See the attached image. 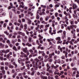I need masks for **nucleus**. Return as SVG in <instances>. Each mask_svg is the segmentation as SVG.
I'll return each instance as SVG.
<instances>
[{
  "instance_id": "1",
  "label": "nucleus",
  "mask_w": 79,
  "mask_h": 79,
  "mask_svg": "<svg viewBox=\"0 0 79 79\" xmlns=\"http://www.w3.org/2000/svg\"><path fill=\"white\" fill-rule=\"evenodd\" d=\"M38 59L37 58L35 59V61H33V63L34 64L35 62L36 64L37 65L38 63H39V61H41L44 60V58L43 57L41 58V56H38ZM39 59H40V60H39Z\"/></svg>"
},
{
  "instance_id": "2",
  "label": "nucleus",
  "mask_w": 79,
  "mask_h": 79,
  "mask_svg": "<svg viewBox=\"0 0 79 79\" xmlns=\"http://www.w3.org/2000/svg\"><path fill=\"white\" fill-rule=\"evenodd\" d=\"M32 64H33V67L34 68H35V70H37L38 69V67H37V66L38 65V64H37V65H36L35 62V63L33 64V62H32Z\"/></svg>"
},
{
  "instance_id": "3",
  "label": "nucleus",
  "mask_w": 79,
  "mask_h": 79,
  "mask_svg": "<svg viewBox=\"0 0 79 79\" xmlns=\"http://www.w3.org/2000/svg\"><path fill=\"white\" fill-rule=\"evenodd\" d=\"M22 45L23 46H25V45H27L28 47H31L32 46V45L31 44H29V43L27 42L26 44L23 43H22Z\"/></svg>"
},
{
  "instance_id": "4",
  "label": "nucleus",
  "mask_w": 79,
  "mask_h": 79,
  "mask_svg": "<svg viewBox=\"0 0 79 79\" xmlns=\"http://www.w3.org/2000/svg\"><path fill=\"white\" fill-rule=\"evenodd\" d=\"M31 55H32L33 56H37V50H35V52L34 53H31Z\"/></svg>"
},
{
  "instance_id": "5",
  "label": "nucleus",
  "mask_w": 79,
  "mask_h": 79,
  "mask_svg": "<svg viewBox=\"0 0 79 79\" xmlns=\"http://www.w3.org/2000/svg\"><path fill=\"white\" fill-rule=\"evenodd\" d=\"M46 66L47 68V71H48V70L51 68V66H49L48 63H47L46 64Z\"/></svg>"
},
{
  "instance_id": "6",
  "label": "nucleus",
  "mask_w": 79,
  "mask_h": 79,
  "mask_svg": "<svg viewBox=\"0 0 79 79\" xmlns=\"http://www.w3.org/2000/svg\"><path fill=\"white\" fill-rule=\"evenodd\" d=\"M23 59H21V58H19L18 59V63H19L20 64H21V63H23Z\"/></svg>"
},
{
  "instance_id": "7",
  "label": "nucleus",
  "mask_w": 79,
  "mask_h": 79,
  "mask_svg": "<svg viewBox=\"0 0 79 79\" xmlns=\"http://www.w3.org/2000/svg\"><path fill=\"white\" fill-rule=\"evenodd\" d=\"M73 10H76V8H77V6L75 4H73Z\"/></svg>"
},
{
  "instance_id": "8",
  "label": "nucleus",
  "mask_w": 79,
  "mask_h": 79,
  "mask_svg": "<svg viewBox=\"0 0 79 79\" xmlns=\"http://www.w3.org/2000/svg\"><path fill=\"white\" fill-rule=\"evenodd\" d=\"M49 57L48 58V59L49 58H52V56H55V53L54 52H52V54H50L49 55Z\"/></svg>"
},
{
  "instance_id": "9",
  "label": "nucleus",
  "mask_w": 79,
  "mask_h": 79,
  "mask_svg": "<svg viewBox=\"0 0 79 79\" xmlns=\"http://www.w3.org/2000/svg\"><path fill=\"white\" fill-rule=\"evenodd\" d=\"M23 51L25 53H26L27 55H29V51H26L25 49L23 48Z\"/></svg>"
},
{
  "instance_id": "10",
  "label": "nucleus",
  "mask_w": 79,
  "mask_h": 79,
  "mask_svg": "<svg viewBox=\"0 0 79 79\" xmlns=\"http://www.w3.org/2000/svg\"><path fill=\"white\" fill-rule=\"evenodd\" d=\"M77 11H79V8H77L74 11V14L76 15H77V14H76V12H77Z\"/></svg>"
},
{
  "instance_id": "11",
  "label": "nucleus",
  "mask_w": 79,
  "mask_h": 79,
  "mask_svg": "<svg viewBox=\"0 0 79 79\" xmlns=\"http://www.w3.org/2000/svg\"><path fill=\"white\" fill-rule=\"evenodd\" d=\"M4 57H6L7 59H9V57H10V54H8L7 55L6 54H5L4 56Z\"/></svg>"
},
{
  "instance_id": "12",
  "label": "nucleus",
  "mask_w": 79,
  "mask_h": 79,
  "mask_svg": "<svg viewBox=\"0 0 79 79\" xmlns=\"http://www.w3.org/2000/svg\"><path fill=\"white\" fill-rule=\"evenodd\" d=\"M13 50H14L15 51V52H17L18 51V49H17V48L15 46H14L13 47Z\"/></svg>"
},
{
  "instance_id": "13",
  "label": "nucleus",
  "mask_w": 79,
  "mask_h": 79,
  "mask_svg": "<svg viewBox=\"0 0 79 79\" xmlns=\"http://www.w3.org/2000/svg\"><path fill=\"white\" fill-rule=\"evenodd\" d=\"M56 40H59V41H61V38L60 37H57L56 38Z\"/></svg>"
},
{
  "instance_id": "14",
  "label": "nucleus",
  "mask_w": 79,
  "mask_h": 79,
  "mask_svg": "<svg viewBox=\"0 0 79 79\" xmlns=\"http://www.w3.org/2000/svg\"><path fill=\"white\" fill-rule=\"evenodd\" d=\"M29 66L30 65L29 64H27L26 65V66L27 67V69L28 70H29V69H30V67Z\"/></svg>"
},
{
  "instance_id": "15",
  "label": "nucleus",
  "mask_w": 79,
  "mask_h": 79,
  "mask_svg": "<svg viewBox=\"0 0 79 79\" xmlns=\"http://www.w3.org/2000/svg\"><path fill=\"white\" fill-rule=\"evenodd\" d=\"M76 32V30H75V29H74L72 30L71 31V32L72 33V34H75V32Z\"/></svg>"
},
{
  "instance_id": "16",
  "label": "nucleus",
  "mask_w": 79,
  "mask_h": 79,
  "mask_svg": "<svg viewBox=\"0 0 79 79\" xmlns=\"http://www.w3.org/2000/svg\"><path fill=\"white\" fill-rule=\"evenodd\" d=\"M41 62L42 63V66L43 67H44V66H45V64H44V61H42Z\"/></svg>"
},
{
  "instance_id": "17",
  "label": "nucleus",
  "mask_w": 79,
  "mask_h": 79,
  "mask_svg": "<svg viewBox=\"0 0 79 79\" xmlns=\"http://www.w3.org/2000/svg\"><path fill=\"white\" fill-rule=\"evenodd\" d=\"M25 66H24L22 67H21L20 68V69L21 70V71H23L24 69H25Z\"/></svg>"
},
{
  "instance_id": "18",
  "label": "nucleus",
  "mask_w": 79,
  "mask_h": 79,
  "mask_svg": "<svg viewBox=\"0 0 79 79\" xmlns=\"http://www.w3.org/2000/svg\"><path fill=\"white\" fill-rule=\"evenodd\" d=\"M31 22L32 21H31V19H29L28 20V24H31Z\"/></svg>"
},
{
  "instance_id": "19",
  "label": "nucleus",
  "mask_w": 79,
  "mask_h": 79,
  "mask_svg": "<svg viewBox=\"0 0 79 79\" xmlns=\"http://www.w3.org/2000/svg\"><path fill=\"white\" fill-rule=\"evenodd\" d=\"M56 62L58 63H59V64H60L61 63V61L60 59H58V60H56Z\"/></svg>"
},
{
  "instance_id": "20",
  "label": "nucleus",
  "mask_w": 79,
  "mask_h": 79,
  "mask_svg": "<svg viewBox=\"0 0 79 79\" xmlns=\"http://www.w3.org/2000/svg\"><path fill=\"white\" fill-rule=\"evenodd\" d=\"M9 68H11V69H12L13 68H14V66H13L11 64H10L9 65Z\"/></svg>"
},
{
  "instance_id": "21",
  "label": "nucleus",
  "mask_w": 79,
  "mask_h": 79,
  "mask_svg": "<svg viewBox=\"0 0 79 79\" xmlns=\"http://www.w3.org/2000/svg\"><path fill=\"white\" fill-rule=\"evenodd\" d=\"M4 34H5L6 35H9V33L7 31H5L4 32Z\"/></svg>"
},
{
  "instance_id": "22",
  "label": "nucleus",
  "mask_w": 79,
  "mask_h": 79,
  "mask_svg": "<svg viewBox=\"0 0 79 79\" xmlns=\"http://www.w3.org/2000/svg\"><path fill=\"white\" fill-rule=\"evenodd\" d=\"M73 16L74 18H75V19H76L77 18V15H75L74 14H73Z\"/></svg>"
},
{
  "instance_id": "23",
  "label": "nucleus",
  "mask_w": 79,
  "mask_h": 79,
  "mask_svg": "<svg viewBox=\"0 0 79 79\" xmlns=\"http://www.w3.org/2000/svg\"><path fill=\"white\" fill-rule=\"evenodd\" d=\"M66 52H68V53H70V52H71V50L70 49H68V48H66Z\"/></svg>"
},
{
  "instance_id": "24",
  "label": "nucleus",
  "mask_w": 79,
  "mask_h": 79,
  "mask_svg": "<svg viewBox=\"0 0 79 79\" xmlns=\"http://www.w3.org/2000/svg\"><path fill=\"white\" fill-rule=\"evenodd\" d=\"M68 20H69L68 19H66L65 20V23H66V24H67L68 25V24H69V23L68 22Z\"/></svg>"
},
{
  "instance_id": "25",
  "label": "nucleus",
  "mask_w": 79,
  "mask_h": 79,
  "mask_svg": "<svg viewBox=\"0 0 79 79\" xmlns=\"http://www.w3.org/2000/svg\"><path fill=\"white\" fill-rule=\"evenodd\" d=\"M72 70L73 71H74V70L76 72V71H77V68H73L72 69Z\"/></svg>"
},
{
  "instance_id": "26",
  "label": "nucleus",
  "mask_w": 79,
  "mask_h": 79,
  "mask_svg": "<svg viewBox=\"0 0 79 79\" xmlns=\"http://www.w3.org/2000/svg\"><path fill=\"white\" fill-rule=\"evenodd\" d=\"M48 19H49V17H48V16H47L45 18V20L47 21H48Z\"/></svg>"
},
{
  "instance_id": "27",
  "label": "nucleus",
  "mask_w": 79,
  "mask_h": 79,
  "mask_svg": "<svg viewBox=\"0 0 79 79\" xmlns=\"http://www.w3.org/2000/svg\"><path fill=\"white\" fill-rule=\"evenodd\" d=\"M40 77H41V79H45V76H42V75H40Z\"/></svg>"
},
{
  "instance_id": "28",
  "label": "nucleus",
  "mask_w": 79,
  "mask_h": 79,
  "mask_svg": "<svg viewBox=\"0 0 79 79\" xmlns=\"http://www.w3.org/2000/svg\"><path fill=\"white\" fill-rule=\"evenodd\" d=\"M8 37H9V39H11V36H12L13 35L11 34H10L9 35H8Z\"/></svg>"
},
{
  "instance_id": "29",
  "label": "nucleus",
  "mask_w": 79,
  "mask_h": 79,
  "mask_svg": "<svg viewBox=\"0 0 79 79\" xmlns=\"http://www.w3.org/2000/svg\"><path fill=\"white\" fill-rule=\"evenodd\" d=\"M44 51H39V52H38V53L39 54H42Z\"/></svg>"
},
{
  "instance_id": "30",
  "label": "nucleus",
  "mask_w": 79,
  "mask_h": 79,
  "mask_svg": "<svg viewBox=\"0 0 79 79\" xmlns=\"http://www.w3.org/2000/svg\"><path fill=\"white\" fill-rule=\"evenodd\" d=\"M41 23H42V24H47V23L45 22L44 21H43Z\"/></svg>"
},
{
  "instance_id": "31",
  "label": "nucleus",
  "mask_w": 79,
  "mask_h": 79,
  "mask_svg": "<svg viewBox=\"0 0 79 79\" xmlns=\"http://www.w3.org/2000/svg\"><path fill=\"white\" fill-rule=\"evenodd\" d=\"M57 58V56L56 55L54 56V60H56Z\"/></svg>"
},
{
  "instance_id": "32",
  "label": "nucleus",
  "mask_w": 79,
  "mask_h": 79,
  "mask_svg": "<svg viewBox=\"0 0 79 79\" xmlns=\"http://www.w3.org/2000/svg\"><path fill=\"white\" fill-rule=\"evenodd\" d=\"M30 74L31 76H34V71L32 72L31 73H30Z\"/></svg>"
},
{
  "instance_id": "33",
  "label": "nucleus",
  "mask_w": 79,
  "mask_h": 79,
  "mask_svg": "<svg viewBox=\"0 0 79 79\" xmlns=\"http://www.w3.org/2000/svg\"><path fill=\"white\" fill-rule=\"evenodd\" d=\"M49 45H51V46H52H52H53V44H52V43L51 42H49Z\"/></svg>"
},
{
  "instance_id": "34",
  "label": "nucleus",
  "mask_w": 79,
  "mask_h": 79,
  "mask_svg": "<svg viewBox=\"0 0 79 79\" xmlns=\"http://www.w3.org/2000/svg\"><path fill=\"white\" fill-rule=\"evenodd\" d=\"M2 72L3 74H5V70H2Z\"/></svg>"
},
{
  "instance_id": "35",
  "label": "nucleus",
  "mask_w": 79,
  "mask_h": 79,
  "mask_svg": "<svg viewBox=\"0 0 79 79\" xmlns=\"http://www.w3.org/2000/svg\"><path fill=\"white\" fill-rule=\"evenodd\" d=\"M19 8H24V6L22 5H20L19 6Z\"/></svg>"
},
{
  "instance_id": "36",
  "label": "nucleus",
  "mask_w": 79,
  "mask_h": 79,
  "mask_svg": "<svg viewBox=\"0 0 79 79\" xmlns=\"http://www.w3.org/2000/svg\"><path fill=\"white\" fill-rule=\"evenodd\" d=\"M70 23L71 25L73 24L74 23V20L71 21L70 22Z\"/></svg>"
},
{
  "instance_id": "37",
  "label": "nucleus",
  "mask_w": 79,
  "mask_h": 79,
  "mask_svg": "<svg viewBox=\"0 0 79 79\" xmlns=\"http://www.w3.org/2000/svg\"><path fill=\"white\" fill-rule=\"evenodd\" d=\"M20 27L21 28H22V29H23V27H24L23 25V24H21Z\"/></svg>"
},
{
  "instance_id": "38",
  "label": "nucleus",
  "mask_w": 79,
  "mask_h": 79,
  "mask_svg": "<svg viewBox=\"0 0 79 79\" xmlns=\"http://www.w3.org/2000/svg\"><path fill=\"white\" fill-rule=\"evenodd\" d=\"M36 44H38V45H39V41H38V40H36Z\"/></svg>"
},
{
  "instance_id": "39",
  "label": "nucleus",
  "mask_w": 79,
  "mask_h": 79,
  "mask_svg": "<svg viewBox=\"0 0 79 79\" xmlns=\"http://www.w3.org/2000/svg\"><path fill=\"white\" fill-rule=\"evenodd\" d=\"M62 32V30H60L58 31L57 32V33H61V32Z\"/></svg>"
},
{
  "instance_id": "40",
  "label": "nucleus",
  "mask_w": 79,
  "mask_h": 79,
  "mask_svg": "<svg viewBox=\"0 0 79 79\" xmlns=\"http://www.w3.org/2000/svg\"><path fill=\"white\" fill-rule=\"evenodd\" d=\"M66 40H65L63 41V45H64V44H66Z\"/></svg>"
},
{
  "instance_id": "41",
  "label": "nucleus",
  "mask_w": 79,
  "mask_h": 79,
  "mask_svg": "<svg viewBox=\"0 0 79 79\" xmlns=\"http://www.w3.org/2000/svg\"><path fill=\"white\" fill-rule=\"evenodd\" d=\"M7 24L6 23H4L3 27H6V26Z\"/></svg>"
},
{
  "instance_id": "42",
  "label": "nucleus",
  "mask_w": 79,
  "mask_h": 79,
  "mask_svg": "<svg viewBox=\"0 0 79 79\" xmlns=\"http://www.w3.org/2000/svg\"><path fill=\"white\" fill-rule=\"evenodd\" d=\"M6 43L8 44H10V40H7L6 41Z\"/></svg>"
},
{
  "instance_id": "43",
  "label": "nucleus",
  "mask_w": 79,
  "mask_h": 79,
  "mask_svg": "<svg viewBox=\"0 0 79 79\" xmlns=\"http://www.w3.org/2000/svg\"><path fill=\"white\" fill-rule=\"evenodd\" d=\"M38 63V65L37 66H40V65L42 64V62H40V61Z\"/></svg>"
},
{
  "instance_id": "44",
  "label": "nucleus",
  "mask_w": 79,
  "mask_h": 79,
  "mask_svg": "<svg viewBox=\"0 0 79 79\" xmlns=\"http://www.w3.org/2000/svg\"><path fill=\"white\" fill-rule=\"evenodd\" d=\"M59 73H56V72H54V74H55L56 75L57 74V75H59Z\"/></svg>"
},
{
  "instance_id": "45",
  "label": "nucleus",
  "mask_w": 79,
  "mask_h": 79,
  "mask_svg": "<svg viewBox=\"0 0 79 79\" xmlns=\"http://www.w3.org/2000/svg\"><path fill=\"white\" fill-rule=\"evenodd\" d=\"M76 35V34H74L73 35V38L74 39H76V36H75Z\"/></svg>"
},
{
  "instance_id": "46",
  "label": "nucleus",
  "mask_w": 79,
  "mask_h": 79,
  "mask_svg": "<svg viewBox=\"0 0 79 79\" xmlns=\"http://www.w3.org/2000/svg\"><path fill=\"white\" fill-rule=\"evenodd\" d=\"M54 65L53 64H51V69H53L54 68Z\"/></svg>"
},
{
  "instance_id": "47",
  "label": "nucleus",
  "mask_w": 79,
  "mask_h": 79,
  "mask_svg": "<svg viewBox=\"0 0 79 79\" xmlns=\"http://www.w3.org/2000/svg\"><path fill=\"white\" fill-rule=\"evenodd\" d=\"M58 13L57 12L55 14V16H56V17H57V16H58Z\"/></svg>"
},
{
  "instance_id": "48",
  "label": "nucleus",
  "mask_w": 79,
  "mask_h": 79,
  "mask_svg": "<svg viewBox=\"0 0 79 79\" xmlns=\"http://www.w3.org/2000/svg\"><path fill=\"white\" fill-rule=\"evenodd\" d=\"M0 60H1L2 61L3 60V58L2 56H0Z\"/></svg>"
},
{
  "instance_id": "49",
  "label": "nucleus",
  "mask_w": 79,
  "mask_h": 79,
  "mask_svg": "<svg viewBox=\"0 0 79 79\" xmlns=\"http://www.w3.org/2000/svg\"><path fill=\"white\" fill-rule=\"evenodd\" d=\"M31 40H32V38H29L28 40L29 42H31Z\"/></svg>"
},
{
  "instance_id": "50",
  "label": "nucleus",
  "mask_w": 79,
  "mask_h": 79,
  "mask_svg": "<svg viewBox=\"0 0 79 79\" xmlns=\"http://www.w3.org/2000/svg\"><path fill=\"white\" fill-rule=\"evenodd\" d=\"M1 70H4V67L1 66L0 68Z\"/></svg>"
},
{
  "instance_id": "51",
  "label": "nucleus",
  "mask_w": 79,
  "mask_h": 79,
  "mask_svg": "<svg viewBox=\"0 0 79 79\" xmlns=\"http://www.w3.org/2000/svg\"><path fill=\"white\" fill-rule=\"evenodd\" d=\"M8 45H9L10 47H11V48H12V47H13V45L11 44L10 43L8 44Z\"/></svg>"
},
{
  "instance_id": "52",
  "label": "nucleus",
  "mask_w": 79,
  "mask_h": 79,
  "mask_svg": "<svg viewBox=\"0 0 79 79\" xmlns=\"http://www.w3.org/2000/svg\"><path fill=\"white\" fill-rule=\"evenodd\" d=\"M70 44H71V45H74L73 44V41H71L70 42H69Z\"/></svg>"
},
{
  "instance_id": "53",
  "label": "nucleus",
  "mask_w": 79,
  "mask_h": 79,
  "mask_svg": "<svg viewBox=\"0 0 79 79\" xmlns=\"http://www.w3.org/2000/svg\"><path fill=\"white\" fill-rule=\"evenodd\" d=\"M67 29H68L69 31H70L71 30V28H70L69 26H68L67 27Z\"/></svg>"
},
{
  "instance_id": "54",
  "label": "nucleus",
  "mask_w": 79,
  "mask_h": 79,
  "mask_svg": "<svg viewBox=\"0 0 79 79\" xmlns=\"http://www.w3.org/2000/svg\"><path fill=\"white\" fill-rule=\"evenodd\" d=\"M49 26H50V24H49L46 25L45 26V27H49Z\"/></svg>"
},
{
  "instance_id": "55",
  "label": "nucleus",
  "mask_w": 79,
  "mask_h": 79,
  "mask_svg": "<svg viewBox=\"0 0 79 79\" xmlns=\"http://www.w3.org/2000/svg\"><path fill=\"white\" fill-rule=\"evenodd\" d=\"M73 27H74V25H72L70 26V28H71V29H72Z\"/></svg>"
},
{
  "instance_id": "56",
  "label": "nucleus",
  "mask_w": 79,
  "mask_h": 79,
  "mask_svg": "<svg viewBox=\"0 0 79 79\" xmlns=\"http://www.w3.org/2000/svg\"><path fill=\"white\" fill-rule=\"evenodd\" d=\"M62 43V41H58L57 42V44H61Z\"/></svg>"
},
{
  "instance_id": "57",
  "label": "nucleus",
  "mask_w": 79,
  "mask_h": 79,
  "mask_svg": "<svg viewBox=\"0 0 79 79\" xmlns=\"http://www.w3.org/2000/svg\"><path fill=\"white\" fill-rule=\"evenodd\" d=\"M64 24H61V28L62 29H63L64 28Z\"/></svg>"
},
{
  "instance_id": "58",
  "label": "nucleus",
  "mask_w": 79,
  "mask_h": 79,
  "mask_svg": "<svg viewBox=\"0 0 79 79\" xmlns=\"http://www.w3.org/2000/svg\"><path fill=\"white\" fill-rule=\"evenodd\" d=\"M17 49L18 50H20V49H21V46H18L17 47Z\"/></svg>"
},
{
  "instance_id": "59",
  "label": "nucleus",
  "mask_w": 79,
  "mask_h": 79,
  "mask_svg": "<svg viewBox=\"0 0 79 79\" xmlns=\"http://www.w3.org/2000/svg\"><path fill=\"white\" fill-rule=\"evenodd\" d=\"M63 35L65 36L66 35V31H64L63 32Z\"/></svg>"
},
{
  "instance_id": "60",
  "label": "nucleus",
  "mask_w": 79,
  "mask_h": 79,
  "mask_svg": "<svg viewBox=\"0 0 79 79\" xmlns=\"http://www.w3.org/2000/svg\"><path fill=\"white\" fill-rule=\"evenodd\" d=\"M42 56H45V54L44 53V52L42 54Z\"/></svg>"
},
{
  "instance_id": "61",
  "label": "nucleus",
  "mask_w": 79,
  "mask_h": 79,
  "mask_svg": "<svg viewBox=\"0 0 79 79\" xmlns=\"http://www.w3.org/2000/svg\"><path fill=\"white\" fill-rule=\"evenodd\" d=\"M59 6H60L58 4H56L55 5V7H56H56H59Z\"/></svg>"
},
{
  "instance_id": "62",
  "label": "nucleus",
  "mask_w": 79,
  "mask_h": 79,
  "mask_svg": "<svg viewBox=\"0 0 79 79\" xmlns=\"http://www.w3.org/2000/svg\"><path fill=\"white\" fill-rule=\"evenodd\" d=\"M29 60L28 58L27 57L26 59H23V61H25V60H26V61H27V60Z\"/></svg>"
},
{
  "instance_id": "63",
  "label": "nucleus",
  "mask_w": 79,
  "mask_h": 79,
  "mask_svg": "<svg viewBox=\"0 0 79 79\" xmlns=\"http://www.w3.org/2000/svg\"><path fill=\"white\" fill-rule=\"evenodd\" d=\"M42 39H43V36H42L41 37H40V38H39V40H41Z\"/></svg>"
},
{
  "instance_id": "64",
  "label": "nucleus",
  "mask_w": 79,
  "mask_h": 79,
  "mask_svg": "<svg viewBox=\"0 0 79 79\" xmlns=\"http://www.w3.org/2000/svg\"><path fill=\"white\" fill-rule=\"evenodd\" d=\"M76 31H77V32H79V28H77V29H76Z\"/></svg>"
}]
</instances>
